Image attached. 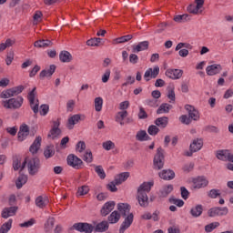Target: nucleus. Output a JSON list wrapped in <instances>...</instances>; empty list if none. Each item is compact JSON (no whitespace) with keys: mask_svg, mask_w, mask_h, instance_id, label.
<instances>
[{"mask_svg":"<svg viewBox=\"0 0 233 233\" xmlns=\"http://www.w3.org/2000/svg\"><path fill=\"white\" fill-rule=\"evenodd\" d=\"M119 219H121V214L117 211H113L107 218V221L111 223V225L117 223Z\"/></svg>","mask_w":233,"mask_h":233,"instance_id":"32","label":"nucleus"},{"mask_svg":"<svg viewBox=\"0 0 233 233\" xmlns=\"http://www.w3.org/2000/svg\"><path fill=\"white\" fill-rule=\"evenodd\" d=\"M114 207H116V202L114 201H109L104 204L100 210L101 216H103L104 218H106V216H108L114 210Z\"/></svg>","mask_w":233,"mask_h":233,"instance_id":"12","label":"nucleus"},{"mask_svg":"<svg viewBox=\"0 0 233 233\" xmlns=\"http://www.w3.org/2000/svg\"><path fill=\"white\" fill-rule=\"evenodd\" d=\"M23 96H17L16 98H11L2 102L4 108L17 110L23 106Z\"/></svg>","mask_w":233,"mask_h":233,"instance_id":"3","label":"nucleus"},{"mask_svg":"<svg viewBox=\"0 0 233 233\" xmlns=\"http://www.w3.org/2000/svg\"><path fill=\"white\" fill-rule=\"evenodd\" d=\"M16 212H17V207L5 208L2 210L1 216L4 219H8V218L12 216H15Z\"/></svg>","mask_w":233,"mask_h":233,"instance_id":"19","label":"nucleus"},{"mask_svg":"<svg viewBox=\"0 0 233 233\" xmlns=\"http://www.w3.org/2000/svg\"><path fill=\"white\" fill-rule=\"evenodd\" d=\"M228 214V208L224 207H215L211 208L208 211V215L209 218H216L217 216H227Z\"/></svg>","mask_w":233,"mask_h":233,"instance_id":"6","label":"nucleus"},{"mask_svg":"<svg viewBox=\"0 0 233 233\" xmlns=\"http://www.w3.org/2000/svg\"><path fill=\"white\" fill-rule=\"evenodd\" d=\"M208 196V198H211V199H216V198L221 196V193H219V189H211Z\"/></svg>","mask_w":233,"mask_h":233,"instance_id":"58","label":"nucleus"},{"mask_svg":"<svg viewBox=\"0 0 233 233\" xmlns=\"http://www.w3.org/2000/svg\"><path fill=\"white\" fill-rule=\"evenodd\" d=\"M95 110L96 112L103 110V98L101 96L95 98Z\"/></svg>","mask_w":233,"mask_h":233,"instance_id":"46","label":"nucleus"},{"mask_svg":"<svg viewBox=\"0 0 233 233\" xmlns=\"http://www.w3.org/2000/svg\"><path fill=\"white\" fill-rule=\"evenodd\" d=\"M69 230H77V232L92 233L94 232V226L86 222L75 223Z\"/></svg>","mask_w":233,"mask_h":233,"instance_id":"5","label":"nucleus"},{"mask_svg":"<svg viewBox=\"0 0 233 233\" xmlns=\"http://www.w3.org/2000/svg\"><path fill=\"white\" fill-rule=\"evenodd\" d=\"M26 181H28V177L20 175L15 181L16 188H23V185H25Z\"/></svg>","mask_w":233,"mask_h":233,"instance_id":"40","label":"nucleus"},{"mask_svg":"<svg viewBox=\"0 0 233 233\" xmlns=\"http://www.w3.org/2000/svg\"><path fill=\"white\" fill-rule=\"evenodd\" d=\"M41 141H42L41 137H36L34 143L31 145L29 148V151L31 152V154H37V151L39 150V148H41Z\"/></svg>","mask_w":233,"mask_h":233,"instance_id":"26","label":"nucleus"},{"mask_svg":"<svg viewBox=\"0 0 233 233\" xmlns=\"http://www.w3.org/2000/svg\"><path fill=\"white\" fill-rule=\"evenodd\" d=\"M127 116H128L127 110L117 112L115 116V121L116 123H119L120 127H124L125 126V117H127Z\"/></svg>","mask_w":233,"mask_h":233,"instance_id":"21","label":"nucleus"},{"mask_svg":"<svg viewBox=\"0 0 233 233\" xmlns=\"http://www.w3.org/2000/svg\"><path fill=\"white\" fill-rule=\"evenodd\" d=\"M137 199L138 201V205L142 207V208H147V207H148V195H147V193L137 192Z\"/></svg>","mask_w":233,"mask_h":233,"instance_id":"16","label":"nucleus"},{"mask_svg":"<svg viewBox=\"0 0 233 233\" xmlns=\"http://www.w3.org/2000/svg\"><path fill=\"white\" fill-rule=\"evenodd\" d=\"M67 165L69 167H72L73 168H76V170H79L81 167L83 166V160L81 158L77 157L76 155H69L67 157Z\"/></svg>","mask_w":233,"mask_h":233,"instance_id":"7","label":"nucleus"},{"mask_svg":"<svg viewBox=\"0 0 233 233\" xmlns=\"http://www.w3.org/2000/svg\"><path fill=\"white\" fill-rule=\"evenodd\" d=\"M147 132L149 136H157V134H159V127H157V126L151 125L149 126Z\"/></svg>","mask_w":233,"mask_h":233,"instance_id":"52","label":"nucleus"},{"mask_svg":"<svg viewBox=\"0 0 233 233\" xmlns=\"http://www.w3.org/2000/svg\"><path fill=\"white\" fill-rule=\"evenodd\" d=\"M167 77L169 79H181L183 77V70L182 69H167L166 71Z\"/></svg>","mask_w":233,"mask_h":233,"instance_id":"13","label":"nucleus"},{"mask_svg":"<svg viewBox=\"0 0 233 233\" xmlns=\"http://www.w3.org/2000/svg\"><path fill=\"white\" fill-rule=\"evenodd\" d=\"M12 61H14V51H9L7 53L5 63L8 66H10V65H12Z\"/></svg>","mask_w":233,"mask_h":233,"instance_id":"62","label":"nucleus"},{"mask_svg":"<svg viewBox=\"0 0 233 233\" xmlns=\"http://www.w3.org/2000/svg\"><path fill=\"white\" fill-rule=\"evenodd\" d=\"M84 161L86 163H92L94 161V157L92 156V151H86L84 155Z\"/></svg>","mask_w":233,"mask_h":233,"instance_id":"59","label":"nucleus"},{"mask_svg":"<svg viewBox=\"0 0 233 233\" xmlns=\"http://www.w3.org/2000/svg\"><path fill=\"white\" fill-rule=\"evenodd\" d=\"M165 150L161 147L157 149V154L154 157V168L156 170H161L165 167Z\"/></svg>","mask_w":233,"mask_h":233,"instance_id":"4","label":"nucleus"},{"mask_svg":"<svg viewBox=\"0 0 233 233\" xmlns=\"http://www.w3.org/2000/svg\"><path fill=\"white\" fill-rule=\"evenodd\" d=\"M86 148V144H85V141H79L77 144H76V150L78 152H83L85 151Z\"/></svg>","mask_w":233,"mask_h":233,"instance_id":"64","label":"nucleus"},{"mask_svg":"<svg viewBox=\"0 0 233 233\" xmlns=\"http://www.w3.org/2000/svg\"><path fill=\"white\" fill-rule=\"evenodd\" d=\"M179 121L183 123V125H190V123H192V119L190 117H187V115H182L179 117Z\"/></svg>","mask_w":233,"mask_h":233,"instance_id":"60","label":"nucleus"},{"mask_svg":"<svg viewBox=\"0 0 233 233\" xmlns=\"http://www.w3.org/2000/svg\"><path fill=\"white\" fill-rule=\"evenodd\" d=\"M48 110H50V107L48 105L44 104L40 106V115L41 116H46L48 114Z\"/></svg>","mask_w":233,"mask_h":233,"instance_id":"63","label":"nucleus"},{"mask_svg":"<svg viewBox=\"0 0 233 233\" xmlns=\"http://www.w3.org/2000/svg\"><path fill=\"white\" fill-rule=\"evenodd\" d=\"M95 171L96 172L100 179H105L106 177V174L105 173V169H103L102 166H96Z\"/></svg>","mask_w":233,"mask_h":233,"instance_id":"49","label":"nucleus"},{"mask_svg":"<svg viewBox=\"0 0 233 233\" xmlns=\"http://www.w3.org/2000/svg\"><path fill=\"white\" fill-rule=\"evenodd\" d=\"M79 121H81V115H79V114L74 115L71 117H69L68 121H67L68 130H72L74 128V126L77 125V123H79Z\"/></svg>","mask_w":233,"mask_h":233,"instance_id":"24","label":"nucleus"},{"mask_svg":"<svg viewBox=\"0 0 233 233\" xmlns=\"http://www.w3.org/2000/svg\"><path fill=\"white\" fill-rule=\"evenodd\" d=\"M159 76V66H155L154 68H148L144 74L145 81L148 82L151 79H156Z\"/></svg>","mask_w":233,"mask_h":233,"instance_id":"10","label":"nucleus"},{"mask_svg":"<svg viewBox=\"0 0 233 233\" xmlns=\"http://www.w3.org/2000/svg\"><path fill=\"white\" fill-rule=\"evenodd\" d=\"M34 45L36 48H46V46H52L54 43L50 40H37Z\"/></svg>","mask_w":233,"mask_h":233,"instance_id":"34","label":"nucleus"},{"mask_svg":"<svg viewBox=\"0 0 233 233\" xmlns=\"http://www.w3.org/2000/svg\"><path fill=\"white\" fill-rule=\"evenodd\" d=\"M116 180H114L106 185V188L107 190H110V192H117V187H116Z\"/></svg>","mask_w":233,"mask_h":233,"instance_id":"61","label":"nucleus"},{"mask_svg":"<svg viewBox=\"0 0 233 233\" xmlns=\"http://www.w3.org/2000/svg\"><path fill=\"white\" fill-rule=\"evenodd\" d=\"M108 221L104 220L96 226L95 232H106V230H108Z\"/></svg>","mask_w":233,"mask_h":233,"instance_id":"35","label":"nucleus"},{"mask_svg":"<svg viewBox=\"0 0 233 233\" xmlns=\"http://www.w3.org/2000/svg\"><path fill=\"white\" fill-rule=\"evenodd\" d=\"M102 147L104 150H113V148H116V144L111 140H107L102 144Z\"/></svg>","mask_w":233,"mask_h":233,"instance_id":"51","label":"nucleus"},{"mask_svg":"<svg viewBox=\"0 0 233 233\" xmlns=\"http://www.w3.org/2000/svg\"><path fill=\"white\" fill-rule=\"evenodd\" d=\"M60 134H61L60 129H56L52 127L49 134L47 135V137H52V139H56V137H57V136H60Z\"/></svg>","mask_w":233,"mask_h":233,"instance_id":"54","label":"nucleus"},{"mask_svg":"<svg viewBox=\"0 0 233 233\" xmlns=\"http://www.w3.org/2000/svg\"><path fill=\"white\" fill-rule=\"evenodd\" d=\"M173 190H174V186L172 184H169L167 186H164L160 189V197L161 198H167L169 194L172 193Z\"/></svg>","mask_w":233,"mask_h":233,"instance_id":"33","label":"nucleus"},{"mask_svg":"<svg viewBox=\"0 0 233 233\" xmlns=\"http://www.w3.org/2000/svg\"><path fill=\"white\" fill-rule=\"evenodd\" d=\"M117 210L125 218V220L120 226L119 233H125V230L130 228V225L134 223V214L130 213V205L125 203L117 204Z\"/></svg>","mask_w":233,"mask_h":233,"instance_id":"1","label":"nucleus"},{"mask_svg":"<svg viewBox=\"0 0 233 233\" xmlns=\"http://www.w3.org/2000/svg\"><path fill=\"white\" fill-rule=\"evenodd\" d=\"M30 134V127L26 124H23L20 127V129L18 131V141H25L26 137H28V135Z\"/></svg>","mask_w":233,"mask_h":233,"instance_id":"11","label":"nucleus"},{"mask_svg":"<svg viewBox=\"0 0 233 233\" xmlns=\"http://www.w3.org/2000/svg\"><path fill=\"white\" fill-rule=\"evenodd\" d=\"M56 224V218L49 217L44 225V230L46 233H52L54 225Z\"/></svg>","mask_w":233,"mask_h":233,"instance_id":"25","label":"nucleus"},{"mask_svg":"<svg viewBox=\"0 0 233 233\" xmlns=\"http://www.w3.org/2000/svg\"><path fill=\"white\" fill-rule=\"evenodd\" d=\"M190 214L193 218H199L203 214V206L198 204L190 209Z\"/></svg>","mask_w":233,"mask_h":233,"instance_id":"31","label":"nucleus"},{"mask_svg":"<svg viewBox=\"0 0 233 233\" xmlns=\"http://www.w3.org/2000/svg\"><path fill=\"white\" fill-rule=\"evenodd\" d=\"M136 139L137 141H148V139H150V137L148 136V134H147V131L140 130L137 133Z\"/></svg>","mask_w":233,"mask_h":233,"instance_id":"37","label":"nucleus"},{"mask_svg":"<svg viewBox=\"0 0 233 233\" xmlns=\"http://www.w3.org/2000/svg\"><path fill=\"white\" fill-rule=\"evenodd\" d=\"M192 183V188H194L195 190H198L199 188H205V187H208V180H207L205 177H198L197 178H194Z\"/></svg>","mask_w":233,"mask_h":233,"instance_id":"9","label":"nucleus"},{"mask_svg":"<svg viewBox=\"0 0 233 233\" xmlns=\"http://www.w3.org/2000/svg\"><path fill=\"white\" fill-rule=\"evenodd\" d=\"M181 48H187V50H192V45L188 44V43H183L180 42L177 45L175 50L176 52L181 50Z\"/></svg>","mask_w":233,"mask_h":233,"instance_id":"50","label":"nucleus"},{"mask_svg":"<svg viewBox=\"0 0 233 233\" xmlns=\"http://www.w3.org/2000/svg\"><path fill=\"white\" fill-rule=\"evenodd\" d=\"M223 70V67H221V65L219 64H214L211 66H208L206 68V72L208 76H216L217 74H219Z\"/></svg>","mask_w":233,"mask_h":233,"instance_id":"17","label":"nucleus"},{"mask_svg":"<svg viewBox=\"0 0 233 233\" xmlns=\"http://www.w3.org/2000/svg\"><path fill=\"white\" fill-rule=\"evenodd\" d=\"M35 205L38 208H45L48 205V199L43 198L42 196H39L35 198Z\"/></svg>","mask_w":233,"mask_h":233,"instance_id":"41","label":"nucleus"},{"mask_svg":"<svg viewBox=\"0 0 233 233\" xmlns=\"http://www.w3.org/2000/svg\"><path fill=\"white\" fill-rule=\"evenodd\" d=\"M230 153L229 150H218L217 151V157L220 159V161H228V154Z\"/></svg>","mask_w":233,"mask_h":233,"instance_id":"36","label":"nucleus"},{"mask_svg":"<svg viewBox=\"0 0 233 233\" xmlns=\"http://www.w3.org/2000/svg\"><path fill=\"white\" fill-rule=\"evenodd\" d=\"M28 99L34 114H37V112H39V100H36L35 103V87H34L33 90L28 94ZM34 103H35V106Z\"/></svg>","mask_w":233,"mask_h":233,"instance_id":"8","label":"nucleus"},{"mask_svg":"<svg viewBox=\"0 0 233 233\" xmlns=\"http://www.w3.org/2000/svg\"><path fill=\"white\" fill-rule=\"evenodd\" d=\"M148 46H150V42L148 41L140 42L137 46H133V52L135 54H137L139 52L148 50Z\"/></svg>","mask_w":233,"mask_h":233,"instance_id":"20","label":"nucleus"},{"mask_svg":"<svg viewBox=\"0 0 233 233\" xmlns=\"http://www.w3.org/2000/svg\"><path fill=\"white\" fill-rule=\"evenodd\" d=\"M132 39H134V35H127L124 36L115 38L113 40V45H121L123 43H128V41H132Z\"/></svg>","mask_w":233,"mask_h":233,"instance_id":"27","label":"nucleus"},{"mask_svg":"<svg viewBox=\"0 0 233 233\" xmlns=\"http://www.w3.org/2000/svg\"><path fill=\"white\" fill-rule=\"evenodd\" d=\"M203 148V139L202 138H196L189 146V150L192 152H199V149Z\"/></svg>","mask_w":233,"mask_h":233,"instance_id":"22","label":"nucleus"},{"mask_svg":"<svg viewBox=\"0 0 233 233\" xmlns=\"http://www.w3.org/2000/svg\"><path fill=\"white\" fill-rule=\"evenodd\" d=\"M129 177H130L129 172L120 173L115 177V183L116 185H121V183H124V181L127 180Z\"/></svg>","mask_w":233,"mask_h":233,"instance_id":"28","label":"nucleus"},{"mask_svg":"<svg viewBox=\"0 0 233 233\" xmlns=\"http://www.w3.org/2000/svg\"><path fill=\"white\" fill-rule=\"evenodd\" d=\"M13 168L15 171L20 170V172H23V170H25V168H23V163H21V159H19L18 157L14 158Z\"/></svg>","mask_w":233,"mask_h":233,"instance_id":"42","label":"nucleus"},{"mask_svg":"<svg viewBox=\"0 0 233 233\" xmlns=\"http://www.w3.org/2000/svg\"><path fill=\"white\" fill-rule=\"evenodd\" d=\"M174 21L176 23H187V21H190V15H177L174 16Z\"/></svg>","mask_w":233,"mask_h":233,"instance_id":"39","label":"nucleus"},{"mask_svg":"<svg viewBox=\"0 0 233 233\" xmlns=\"http://www.w3.org/2000/svg\"><path fill=\"white\" fill-rule=\"evenodd\" d=\"M199 7H198L197 5L191 4L187 6V12L189 14H194L195 15H198V14H199Z\"/></svg>","mask_w":233,"mask_h":233,"instance_id":"53","label":"nucleus"},{"mask_svg":"<svg viewBox=\"0 0 233 233\" xmlns=\"http://www.w3.org/2000/svg\"><path fill=\"white\" fill-rule=\"evenodd\" d=\"M90 191V188H88V186H82L78 188L77 194L78 196H86L88 192Z\"/></svg>","mask_w":233,"mask_h":233,"instance_id":"56","label":"nucleus"},{"mask_svg":"<svg viewBox=\"0 0 233 233\" xmlns=\"http://www.w3.org/2000/svg\"><path fill=\"white\" fill-rule=\"evenodd\" d=\"M167 26H170V24L168 23H161L158 25V29H157L155 31V34H162L163 32H165V28H167Z\"/></svg>","mask_w":233,"mask_h":233,"instance_id":"57","label":"nucleus"},{"mask_svg":"<svg viewBox=\"0 0 233 233\" xmlns=\"http://www.w3.org/2000/svg\"><path fill=\"white\" fill-rule=\"evenodd\" d=\"M27 167V171L29 176H35L41 168V160L37 157H26L22 162V168Z\"/></svg>","mask_w":233,"mask_h":233,"instance_id":"2","label":"nucleus"},{"mask_svg":"<svg viewBox=\"0 0 233 233\" xmlns=\"http://www.w3.org/2000/svg\"><path fill=\"white\" fill-rule=\"evenodd\" d=\"M169 203H171L172 205H176V207H179V208L185 205V201H183V199L176 198L174 197L169 198Z\"/></svg>","mask_w":233,"mask_h":233,"instance_id":"48","label":"nucleus"},{"mask_svg":"<svg viewBox=\"0 0 233 233\" xmlns=\"http://www.w3.org/2000/svg\"><path fill=\"white\" fill-rule=\"evenodd\" d=\"M13 220L10 218L7 222L4 223L0 228V233H8L12 228Z\"/></svg>","mask_w":233,"mask_h":233,"instance_id":"43","label":"nucleus"},{"mask_svg":"<svg viewBox=\"0 0 233 233\" xmlns=\"http://www.w3.org/2000/svg\"><path fill=\"white\" fill-rule=\"evenodd\" d=\"M103 41L100 37H94L86 41L87 46H99V44Z\"/></svg>","mask_w":233,"mask_h":233,"instance_id":"47","label":"nucleus"},{"mask_svg":"<svg viewBox=\"0 0 233 233\" xmlns=\"http://www.w3.org/2000/svg\"><path fill=\"white\" fill-rule=\"evenodd\" d=\"M152 187H154V182H144L138 187L137 192L148 194L152 190Z\"/></svg>","mask_w":233,"mask_h":233,"instance_id":"23","label":"nucleus"},{"mask_svg":"<svg viewBox=\"0 0 233 233\" xmlns=\"http://www.w3.org/2000/svg\"><path fill=\"white\" fill-rule=\"evenodd\" d=\"M170 108H172V106L167 103H163L157 108V114H168V112H170Z\"/></svg>","mask_w":233,"mask_h":233,"instance_id":"38","label":"nucleus"},{"mask_svg":"<svg viewBox=\"0 0 233 233\" xmlns=\"http://www.w3.org/2000/svg\"><path fill=\"white\" fill-rule=\"evenodd\" d=\"M56 65H51L48 69H44L39 74V78L44 79L45 77H52L56 73Z\"/></svg>","mask_w":233,"mask_h":233,"instance_id":"18","label":"nucleus"},{"mask_svg":"<svg viewBox=\"0 0 233 233\" xmlns=\"http://www.w3.org/2000/svg\"><path fill=\"white\" fill-rule=\"evenodd\" d=\"M186 110L188 112L189 119H193V121H198L199 119V111L196 109L193 106L186 105Z\"/></svg>","mask_w":233,"mask_h":233,"instance_id":"14","label":"nucleus"},{"mask_svg":"<svg viewBox=\"0 0 233 233\" xmlns=\"http://www.w3.org/2000/svg\"><path fill=\"white\" fill-rule=\"evenodd\" d=\"M56 154V150H54V146H47L44 151V156L46 159L52 157Z\"/></svg>","mask_w":233,"mask_h":233,"instance_id":"44","label":"nucleus"},{"mask_svg":"<svg viewBox=\"0 0 233 233\" xmlns=\"http://www.w3.org/2000/svg\"><path fill=\"white\" fill-rule=\"evenodd\" d=\"M59 59L62 63H70L74 58L72 57V54L68 51H62L59 55Z\"/></svg>","mask_w":233,"mask_h":233,"instance_id":"29","label":"nucleus"},{"mask_svg":"<svg viewBox=\"0 0 233 233\" xmlns=\"http://www.w3.org/2000/svg\"><path fill=\"white\" fill-rule=\"evenodd\" d=\"M158 176L161 179H164L165 181H171V179H174V177H176V173L174 172V170L171 169H164L158 173Z\"/></svg>","mask_w":233,"mask_h":233,"instance_id":"15","label":"nucleus"},{"mask_svg":"<svg viewBox=\"0 0 233 233\" xmlns=\"http://www.w3.org/2000/svg\"><path fill=\"white\" fill-rule=\"evenodd\" d=\"M218 227H219V222H212L205 227V230L206 232H212Z\"/></svg>","mask_w":233,"mask_h":233,"instance_id":"55","label":"nucleus"},{"mask_svg":"<svg viewBox=\"0 0 233 233\" xmlns=\"http://www.w3.org/2000/svg\"><path fill=\"white\" fill-rule=\"evenodd\" d=\"M155 125L159 127V128H167L168 125V117L167 116H161L155 120Z\"/></svg>","mask_w":233,"mask_h":233,"instance_id":"30","label":"nucleus"},{"mask_svg":"<svg viewBox=\"0 0 233 233\" xmlns=\"http://www.w3.org/2000/svg\"><path fill=\"white\" fill-rule=\"evenodd\" d=\"M25 90V86H17L15 87H12L9 89V92L11 93V96L14 97V96H19L21 92Z\"/></svg>","mask_w":233,"mask_h":233,"instance_id":"45","label":"nucleus"}]
</instances>
